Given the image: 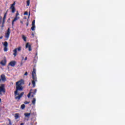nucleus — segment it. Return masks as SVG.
<instances>
[{
  "instance_id": "nucleus-1",
  "label": "nucleus",
  "mask_w": 125,
  "mask_h": 125,
  "mask_svg": "<svg viewBox=\"0 0 125 125\" xmlns=\"http://www.w3.org/2000/svg\"><path fill=\"white\" fill-rule=\"evenodd\" d=\"M23 84H24V80H21L16 83V90L15 91V99L17 100V101H19L21 97L24 95V92H22L21 94L18 93V90L20 91L23 90L24 88V87L22 86Z\"/></svg>"
},
{
  "instance_id": "nucleus-2",
  "label": "nucleus",
  "mask_w": 125,
  "mask_h": 125,
  "mask_svg": "<svg viewBox=\"0 0 125 125\" xmlns=\"http://www.w3.org/2000/svg\"><path fill=\"white\" fill-rule=\"evenodd\" d=\"M23 84H24V80H21L16 83V90L15 91V99L17 100V101H19L21 97L24 95V92H22L21 94L18 93V90L20 91L23 90L24 88V87L22 86Z\"/></svg>"
},
{
  "instance_id": "nucleus-3",
  "label": "nucleus",
  "mask_w": 125,
  "mask_h": 125,
  "mask_svg": "<svg viewBox=\"0 0 125 125\" xmlns=\"http://www.w3.org/2000/svg\"><path fill=\"white\" fill-rule=\"evenodd\" d=\"M36 73L37 70H36V68H33V70L32 71V78L33 79V81H32V84L33 87L36 86V82H37V75L36 74Z\"/></svg>"
},
{
  "instance_id": "nucleus-4",
  "label": "nucleus",
  "mask_w": 125,
  "mask_h": 125,
  "mask_svg": "<svg viewBox=\"0 0 125 125\" xmlns=\"http://www.w3.org/2000/svg\"><path fill=\"white\" fill-rule=\"evenodd\" d=\"M3 93H5V90L4 89V85L1 84L0 86V95H2Z\"/></svg>"
},
{
  "instance_id": "nucleus-5",
  "label": "nucleus",
  "mask_w": 125,
  "mask_h": 125,
  "mask_svg": "<svg viewBox=\"0 0 125 125\" xmlns=\"http://www.w3.org/2000/svg\"><path fill=\"white\" fill-rule=\"evenodd\" d=\"M9 36H10V29L8 28V30L6 32L4 36V37L5 38L6 40L9 39Z\"/></svg>"
},
{
  "instance_id": "nucleus-6",
  "label": "nucleus",
  "mask_w": 125,
  "mask_h": 125,
  "mask_svg": "<svg viewBox=\"0 0 125 125\" xmlns=\"http://www.w3.org/2000/svg\"><path fill=\"white\" fill-rule=\"evenodd\" d=\"M15 5V2H14V3L12 4H11L10 9L12 10V13H14L15 12V7L14 6Z\"/></svg>"
},
{
  "instance_id": "nucleus-7",
  "label": "nucleus",
  "mask_w": 125,
  "mask_h": 125,
  "mask_svg": "<svg viewBox=\"0 0 125 125\" xmlns=\"http://www.w3.org/2000/svg\"><path fill=\"white\" fill-rule=\"evenodd\" d=\"M24 116L25 120H27L28 121L30 118V116H31V113L26 112L24 113Z\"/></svg>"
},
{
  "instance_id": "nucleus-8",
  "label": "nucleus",
  "mask_w": 125,
  "mask_h": 125,
  "mask_svg": "<svg viewBox=\"0 0 125 125\" xmlns=\"http://www.w3.org/2000/svg\"><path fill=\"white\" fill-rule=\"evenodd\" d=\"M20 18L19 17L16 16V17L14 18V19L12 21V26H13V25H14V22L16 21H17V20H18V19H20Z\"/></svg>"
},
{
  "instance_id": "nucleus-9",
  "label": "nucleus",
  "mask_w": 125,
  "mask_h": 125,
  "mask_svg": "<svg viewBox=\"0 0 125 125\" xmlns=\"http://www.w3.org/2000/svg\"><path fill=\"white\" fill-rule=\"evenodd\" d=\"M32 26L31 27L32 31H35L36 28V26L35 25V20L32 21Z\"/></svg>"
},
{
  "instance_id": "nucleus-10",
  "label": "nucleus",
  "mask_w": 125,
  "mask_h": 125,
  "mask_svg": "<svg viewBox=\"0 0 125 125\" xmlns=\"http://www.w3.org/2000/svg\"><path fill=\"white\" fill-rule=\"evenodd\" d=\"M26 48H28L29 51H31L32 50V48L31 47V45L29 44V43H27L25 46Z\"/></svg>"
},
{
  "instance_id": "nucleus-11",
  "label": "nucleus",
  "mask_w": 125,
  "mask_h": 125,
  "mask_svg": "<svg viewBox=\"0 0 125 125\" xmlns=\"http://www.w3.org/2000/svg\"><path fill=\"white\" fill-rule=\"evenodd\" d=\"M15 64H16V62L12 61L9 63V65L11 66V67H14L15 66Z\"/></svg>"
},
{
  "instance_id": "nucleus-12",
  "label": "nucleus",
  "mask_w": 125,
  "mask_h": 125,
  "mask_svg": "<svg viewBox=\"0 0 125 125\" xmlns=\"http://www.w3.org/2000/svg\"><path fill=\"white\" fill-rule=\"evenodd\" d=\"M0 78L2 82H5V81H6V79L5 78V76L4 75H1Z\"/></svg>"
},
{
  "instance_id": "nucleus-13",
  "label": "nucleus",
  "mask_w": 125,
  "mask_h": 125,
  "mask_svg": "<svg viewBox=\"0 0 125 125\" xmlns=\"http://www.w3.org/2000/svg\"><path fill=\"white\" fill-rule=\"evenodd\" d=\"M0 63L2 66H5V64H6V60H3Z\"/></svg>"
},
{
  "instance_id": "nucleus-14",
  "label": "nucleus",
  "mask_w": 125,
  "mask_h": 125,
  "mask_svg": "<svg viewBox=\"0 0 125 125\" xmlns=\"http://www.w3.org/2000/svg\"><path fill=\"white\" fill-rule=\"evenodd\" d=\"M17 49H15L14 50H13V55H14L15 57V56H16V55H17Z\"/></svg>"
},
{
  "instance_id": "nucleus-15",
  "label": "nucleus",
  "mask_w": 125,
  "mask_h": 125,
  "mask_svg": "<svg viewBox=\"0 0 125 125\" xmlns=\"http://www.w3.org/2000/svg\"><path fill=\"white\" fill-rule=\"evenodd\" d=\"M22 39L23 40L24 42H27V37L25 35H22Z\"/></svg>"
},
{
  "instance_id": "nucleus-16",
  "label": "nucleus",
  "mask_w": 125,
  "mask_h": 125,
  "mask_svg": "<svg viewBox=\"0 0 125 125\" xmlns=\"http://www.w3.org/2000/svg\"><path fill=\"white\" fill-rule=\"evenodd\" d=\"M5 19H6V13L4 15V17H3V19L2 20V21H3L2 24H3V23H4V22L5 21Z\"/></svg>"
},
{
  "instance_id": "nucleus-17",
  "label": "nucleus",
  "mask_w": 125,
  "mask_h": 125,
  "mask_svg": "<svg viewBox=\"0 0 125 125\" xmlns=\"http://www.w3.org/2000/svg\"><path fill=\"white\" fill-rule=\"evenodd\" d=\"M3 45L4 46V47H7L8 46V43H7V42H5Z\"/></svg>"
},
{
  "instance_id": "nucleus-18",
  "label": "nucleus",
  "mask_w": 125,
  "mask_h": 125,
  "mask_svg": "<svg viewBox=\"0 0 125 125\" xmlns=\"http://www.w3.org/2000/svg\"><path fill=\"white\" fill-rule=\"evenodd\" d=\"M15 118L16 120H17V119H18L19 118V114H18V113L15 114Z\"/></svg>"
},
{
  "instance_id": "nucleus-19",
  "label": "nucleus",
  "mask_w": 125,
  "mask_h": 125,
  "mask_svg": "<svg viewBox=\"0 0 125 125\" xmlns=\"http://www.w3.org/2000/svg\"><path fill=\"white\" fill-rule=\"evenodd\" d=\"M36 98H33L32 100V104H33V105H35L36 104Z\"/></svg>"
},
{
  "instance_id": "nucleus-20",
  "label": "nucleus",
  "mask_w": 125,
  "mask_h": 125,
  "mask_svg": "<svg viewBox=\"0 0 125 125\" xmlns=\"http://www.w3.org/2000/svg\"><path fill=\"white\" fill-rule=\"evenodd\" d=\"M31 2V1L30 0H27L26 1V3H27V6H29V5H30V3Z\"/></svg>"
},
{
  "instance_id": "nucleus-21",
  "label": "nucleus",
  "mask_w": 125,
  "mask_h": 125,
  "mask_svg": "<svg viewBox=\"0 0 125 125\" xmlns=\"http://www.w3.org/2000/svg\"><path fill=\"white\" fill-rule=\"evenodd\" d=\"M16 49H17V51H19V52H20V51H21V47H19L18 48H16Z\"/></svg>"
},
{
  "instance_id": "nucleus-22",
  "label": "nucleus",
  "mask_w": 125,
  "mask_h": 125,
  "mask_svg": "<svg viewBox=\"0 0 125 125\" xmlns=\"http://www.w3.org/2000/svg\"><path fill=\"white\" fill-rule=\"evenodd\" d=\"M25 108V104H23L21 105V109L22 110Z\"/></svg>"
},
{
  "instance_id": "nucleus-23",
  "label": "nucleus",
  "mask_w": 125,
  "mask_h": 125,
  "mask_svg": "<svg viewBox=\"0 0 125 125\" xmlns=\"http://www.w3.org/2000/svg\"><path fill=\"white\" fill-rule=\"evenodd\" d=\"M7 50H8L7 47H4V51L6 52V51H7Z\"/></svg>"
},
{
  "instance_id": "nucleus-24",
  "label": "nucleus",
  "mask_w": 125,
  "mask_h": 125,
  "mask_svg": "<svg viewBox=\"0 0 125 125\" xmlns=\"http://www.w3.org/2000/svg\"><path fill=\"white\" fill-rule=\"evenodd\" d=\"M2 20V18L0 16V24L1 23Z\"/></svg>"
},
{
  "instance_id": "nucleus-25",
  "label": "nucleus",
  "mask_w": 125,
  "mask_h": 125,
  "mask_svg": "<svg viewBox=\"0 0 125 125\" xmlns=\"http://www.w3.org/2000/svg\"><path fill=\"white\" fill-rule=\"evenodd\" d=\"M31 96V92H30L28 95H27V97H28V98H30V97Z\"/></svg>"
},
{
  "instance_id": "nucleus-26",
  "label": "nucleus",
  "mask_w": 125,
  "mask_h": 125,
  "mask_svg": "<svg viewBox=\"0 0 125 125\" xmlns=\"http://www.w3.org/2000/svg\"><path fill=\"white\" fill-rule=\"evenodd\" d=\"M18 16H19V13H18V11H17L16 14V16L18 17Z\"/></svg>"
},
{
  "instance_id": "nucleus-27",
  "label": "nucleus",
  "mask_w": 125,
  "mask_h": 125,
  "mask_svg": "<svg viewBox=\"0 0 125 125\" xmlns=\"http://www.w3.org/2000/svg\"><path fill=\"white\" fill-rule=\"evenodd\" d=\"M29 103H30V102L27 101L24 102V104H29Z\"/></svg>"
},
{
  "instance_id": "nucleus-28",
  "label": "nucleus",
  "mask_w": 125,
  "mask_h": 125,
  "mask_svg": "<svg viewBox=\"0 0 125 125\" xmlns=\"http://www.w3.org/2000/svg\"><path fill=\"white\" fill-rule=\"evenodd\" d=\"M24 76H28V72H26L24 74Z\"/></svg>"
},
{
  "instance_id": "nucleus-29",
  "label": "nucleus",
  "mask_w": 125,
  "mask_h": 125,
  "mask_svg": "<svg viewBox=\"0 0 125 125\" xmlns=\"http://www.w3.org/2000/svg\"><path fill=\"white\" fill-rule=\"evenodd\" d=\"M24 14V15H28V12H25Z\"/></svg>"
},
{
  "instance_id": "nucleus-30",
  "label": "nucleus",
  "mask_w": 125,
  "mask_h": 125,
  "mask_svg": "<svg viewBox=\"0 0 125 125\" xmlns=\"http://www.w3.org/2000/svg\"><path fill=\"white\" fill-rule=\"evenodd\" d=\"M36 92H37V89L34 90V94H36Z\"/></svg>"
},
{
  "instance_id": "nucleus-31",
  "label": "nucleus",
  "mask_w": 125,
  "mask_h": 125,
  "mask_svg": "<svg viewBox=\"0 0 125 125\" xmlns=\"http://www.w3.org/2000/svg\"><path fill=\"white\" fill-rule=\"evenodd\" d=\"M27 59H28V58H27V57H26L24 59V60L26 61Z\"/></svg>"
},
{
  "instance_id": "nucleus-32",
  "label": "nucleus",
  "mask_w": 125,
  "mask_h": 125,
  "mask_svg": "<svg viewBox=\"0 0 125 125\" xmlns=\"http://www.w3.org/2000/svg\"><path fill=\"white\" fill-rule=\"evenodd\" d=\"M30 15H31V13L29 12V16H28V18H30Z\"/></svg>"
},
{
  "instance_id": "nucleus-33",
  "label": "nucleus",
  "mask_w": 125,
  "mask_h": 125,
  "mask_svg": "<svg viewBox=\"0 0 125 125\" xmlns=\"http://www.w3.org/2000/svg\"><path fill=\"white\" fill-rule=\"evenodd\" d=\"M21 66H22L23 65V62H21Z\"/></svg>"
},
{
  "instance_id": "nucleus-34",
  "label": "nucleus",
  "mask_w": 125,
  "mask_h": 125,
  "mask_svg": "<svg viewBox=\"0 0 125 125\" xmlns=\"http://www.w3.org/2000/svg\"><path fill=\"white\" fill-rule=\"evenodd\" d=\"M2 38H3L2 36L0 37V40H1L2 39Z\"/></svg>"
},
{
  "instance_id": "nucleus-35",
  "label": "nucleus",
  "mask_w": 125,
  "mask_h": 125,
  "mask_svg": "<svg viewBox=\"0 0 125 125\" xmlns=\"http://www.w3.org/2000/svg\"><path fill=\"white\" fill-rule=\"evenodd\" d=\"M24 19H27V18L26 17H24Z\"/></svg>"
},
{
  "instance_id": "nucleus-36",
  "label": "nucleus",
  "mask_w": 125,
  "mask_h": 125,
  "mask_svg": "<svg viewBox=\"0 0 125 125\" xmlns=\"http://www.w3.org/2000/svg\"><path fill=\"white\" fill-rule=\"evenodd\" d=\"M21 125H24V123L21 124Z\"/></svg>"
},
{
  "instance_id": "nucleus-37",
  "label": "nucleus",
  "mask_w": 125,
  "mask_h": 125,
  "mask_svg": "<svg viewBox=\"0 0 125 125\" xmlns=\"http://www.w3.org/2000/svg\"><path fill=\"white\" fill-rule=\"evenodd\" d=\"M32 36H33V37H34V33L32 34Z\"/></svg>"
},
{
  "instance_id": "nucleus-38",
  "label": "nucleus",
  "mask_w": 125,
  "mask_h": 125,
  "mask_svg": "<svg viewBox=\"0 0 125 125\" xmlns=\"http://www.w3.org/2000/svg\"><path fill=\"white\" fill-rule=\"evenodd\" d=\"M1 102V99H0V103Z\"/></svg>"
},
{
  "instance_id": "nucleus-39",
  "label": "nucleus",
  "mask_w": 125,
  "mask_h": 125,
  "mask_svg": "<svg viewBox=\"0 0 125 125\" xmlns=\"http://www.w3.org/2000/svg\"><path fill=\"white\" fill-rule=\"evenodd\" d=\"M21 24H23V21H21Z\"/></svg>"
},
{
  "instance_id": "nucleus-40",
  "label": "nucleus",
  "mask_w": 125,
  "mask_h": 125,
  "mask_svg": "<svg viewBox=\"0 0 125 125\" xmlns=\"http://www.w3.org/2000/svg\"><path fill=\"white\" fill-rule=\"evenodd\" d=\"M28 85H31V83H29V84H28Z\"/></svg>"
},
{
  "instance_id": "nucleus-41",
  "label": "nucleus",
  "mask_w": 125,
  "mask_h": 125,
  "mask_svg": "<svg viewBox=\"0 0 125 125\" xmlns=\"http://www.w3.org/2000/svg\"><path fill=\"white\" fill-rule=\"evenodd\" d=\"M1 81V79H0V83Z\"/></svg>"
},
{
  "instance_id": "nucleus-42",
  "label": "nucleus",
  "mask_w": 125,
  "mask_h": 125,
  "mask_svg": "<svg viewBox=\"0 0 125 125\" xmlns=\"http://www.w3.org/2000/svg\"><path fill=\"white\" fill-rule=\"evenodd\" d=\"M28 25H29V24L27 23L26 25H27V26H28Z\"/></svg>"
},
{
  "instance_id": "nucleus-43",
  "label": "nucleus",
  "mask_w": 125,
  "mask_h": 125,
  "mask_svg": "<svg viewBox=\"0 0 125 125\" xmlns=\"http://www.w3.org/2000/svg\"><path fill=\"white\" fill-rule=\"evenodd\" d=\"M32 97H34V95H32Z\"/></svg>"
},
{
  "instance_id": "nucleus-44",
  "label": "nucleus",
  "mask_w": 125,
  "mask_h": 125,
  "mask_svg": "<svg viewBox=\"0 0 125 125\" xmlns=\"http://www.w3.org/2000/svg\"><path fill=\"white\" fill-rule=\"evenodd\" d=\"M36 55H38V53H36Z\"/></svg>"
}]
</instances>
